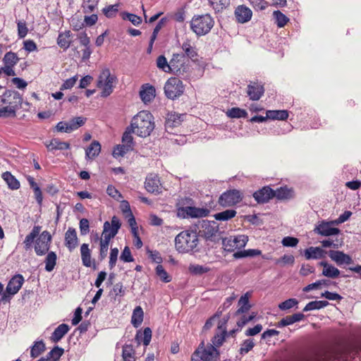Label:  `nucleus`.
Listing matches in <instances>:
<instances>
[{"label": "nucleus", "instance_id": "3c124183", "mask_svg": "<svg viewBox=\"0 0 361 361\" xmlns=\"http://www.w3.org/2000/svg\"><path fill=\"white\" fill-rule=\"evenodd\" d=\"M135 350L130 345H126L123 348L122 357L123 361H135Z\"/></svg>", "mask_w": 361, "mask_h": 361}, {"label": "nucleus", "instance_id": "20e7f679", "mask_svg": "<svg viewBox=\"0 0 361 361\" xmlns=\"http://www.w3.org/2000/svg\"><path fill=\"white\" fill-rule=\"evenodd\" d=\"M116 80V77L111 73L109 68H105L101 71L97 86L102 90L101 97H107L109 96L114 90V84Z\"/></svg>", "mask_w": 361, "mask_h": 361}, {"label": "nucleus", "instance_id": "cd10ccee", "mask_svg": "<svg viewBox=\"0 0 361 361\" xmlns=\"http://www.w3.org/2000/svg\"><path fill=\"white\" fill-rule=\"evenodd\" d=\"M114 237L115 232H112V235H108V236H104V238L101 237L99 243V258L101 260L104 259L106 257L110 240Z\"/></svg>", "mask_w": 361, "mask_h": 361}, {"label": "nucleus", "instance_id": "dca6fc26", "mask_svg": "<svg viewBox=\"0 0 361 361\" xmlns=\"http://www.w3.org/2000/svg\"><path fill=\"white\" fill-rule=\"evenodd\" d=\"M331 222L322 221L315 227L314 231L323 236H331L337 235L340 233V230L337 228H333Z\"/></svg>", "mask_w": 361, "mask_h": 361}, {"label": "nucleus", "instance_id": "774afa93", "mask_svg": "<svg viewBox=\"0 0 361 361\" xmlns=\"http://www.w3.org/2000/svg\"><path fill=\"white\" fill-rule=\"evenodd\" d=\"M107 194L115 199L117 201H119L122 198V195L121 192L113 185H110L107 187L106 189Z\"/></svg>", "mask_w": 361, "mask_h": 361}, {"label": "nucleus", "instance_id": "4be33fe9", "mask_svg": "<svg viewBox=\"0 0 361 361\" xmlns=\"http://www.w3.org/2000/svg\"><path fill=\"white\" fill-rule=\"evenodd\" d=\"M78 245V238L75 228H68L65 233V245L72 252Z\"/></svg>", "mask_w": 361, "mask_h": 361}, {"label": "nucleus", "instance_id": "de8ad7c7", "mask_svg": "<svg viewBox=\"0 0 361 361\" xmlns=\"http://www.w3.org/2000/svg\"><path fill=\"white\" fill-rule=\"evenodd\" d=\"M226 115L229 118H245L247 116V113L245 110L238 108V107H233L231 109H228L226 112Z\"/></svg>", "mask_w": 361, "mask_h": 361}, {"label": "nucleus", "instance_id": "58836bf2", "mask_svg": "<svg viewBox=\"0 0 361 361\" xmlns=\"http://www.w3.org/2000/svg\"><path fill=\"white\" fill-rule=\"evenodd\" d=\"M182 116H183V115H178L175 113L168 114L165 123L166 128L168 130L169 128L179 126L182 121Z\"/></svg>", "mask_w": 361, "mask_h": 361}, {"label": "nucleus", "instance_id": "f8f14e48", "mask_svg": "<svg viewBox=\"0 0 361 361\" xmlns=\"http://www.w3.org/2000/svg\"><path fill=\"white\" fill-rule=\"evenodd\" d=\"M51 235L49 231H43L36 240L35 245V251L38 256L45 255L50 247Z\"/></svg>", "mask_w": 361, "mask_h": 361}, {"label": "nucleus", "instance_id": "4d7b16f0", "mask_svg": "<svg viewBox=\"0 0 361 361\" xmlns=\"http://www.w3.org/2000/svg\"><path fill=\"white\" fill-rule=\"evenodd\" d=\"M157 276L164 283H169L171 281V277L168 274L163 266L158 264L156 267Z\"/></svg>", "mask_w": 361, "mask_h": 361}, {"label": "nucleus", "instance_id": "69168bd1", "mask_svg": "<svg viewBox=\"0 0 361 361\" xmlns=\"http://www.w3.org/2000/svg\"><path fill=\"white\" fill-rule=\"evenodd\" d=\"M295 262V257L292 255H284L281 258L276 260V264L281 266L287 264L293 265Z\"/></svg>", "mask_w": 361, "mask_h": 361}, {"label": "nucleus", "instance_id": "7c9ffc66", "mask_svg": "<svg viewBox=\"0 0 361 361\" xmlns=\"http://www.w3.org/2000/svg\"><path fill=\"white\" fill-rule=\"evenodd\" d=\"M101 152V145L98 141H93L90 145L86 149L85 158L87 159H92L97 157Z\"/></svg>", "mask_w": 361, "mask_h": 361}, {"label": "nucleus", "instance_id": "6e6d98bb", "mask_svg": "<svg viewBox=\"0 0 361 361\" xmlns=\"http://www.w3.org/2000/svg\"><path fill=\"white\" fill-rule=\"evenodd\" d=\"M99 0H83L82 9L84 13H90L97 7Z\"/></svg>", "mask_w": 361, "mask_h": 361}, {"label": "nucleus", "instance_id": "f3484780", "mask_svg": "<svg viewBox=\"0 0 361 361\" xmlns=\"http://www.w3.org/2000/svg\"><path fill=\"white\" fill-rule=\"evenodd\" d=\"M253 197L258 203H265L274 197V190L269 186H264L253 194Z\"/></svg>", "mask_w": 361, "mask_h": 361}, {"label": "nucleus", "instance_id": "393cba45", "mask_svg": "<svg viewBox=\"0 0 361 361\" xmlns=\"http://www.w3.org/2000/svg\"><path fill=\"white\" fill-rule=\"evenodd\" d=\"M140 96L144 103L150 102L155 97V88L149 84L144 85L140 91Z\"/></svg>", "mask_w": 361, "mask_h": 361}, {"label": "nucleus", "instance_id": "e433bc0d", "mask_svg": "<svg viewBox=\"0 0 361 361\" xmlns=\"http://www.w3.org/2000/svg\"><path fill=\"white\" fill-rule=\"evenodd\" d=\"M215 13L222 12L231 5V0H208Z\"/></svg>", "mask_w": 361, "mask_h": 361}, {"label": "nucleus", "instance_id": "0e129e2a", "mask_svg": "<svg viewBox=\"0 0 361 361\" xmlns=\"http://www.w3.org/2000/svg\"><path fill=\"white\" fill-rule=\"evenodd\" d=\"M255 346V343L252 339H246L241 344L239 350L240 355H244L250 352Z\"/></svg>", "mask_w": 361, "mask_h": 361}, {"label": "nucleus", "instance_id": "1a4fd4ad", "mask_svg": "<svg viewBox=\"0 0 361 361\" xmlns=\"http://www.w3.org/2000/svg\"><path fill=\"white\" fill-rule=\"evenodd\" d=\"M243 197V194L240 190L235 189L229 190L220 195L219 203L224 207H229L241 202Z\"/></svg>", "mask_w": 361, "mask_h": 361}, {"label": "nucleus", "instance_id": "052dcab7", "mask_svg": "<svg viewBox=\"0 0 361 361\" xmlns=\"http://www.w3.org/2000/svg\"><path fill=\"white\" fill-rule=\"evenodd\" d=\"M189 271L195 275H201L209 271L210 269L200 264H190L188 267Z\"/></svg>", "mask_w": 361, "mask_h": 361}, {"label": "nucleus", "instance_id": "c85d7f7f", "mask_svg": "<svg viewBox=\"0 0 361 361\" xmlns=\"http://www.w3.org/2000/svg\"><path fill=\"white\" fill-rule=\"evenodd\" d=\"M69 329L68 325L66 324H60L52 333L51 340L54 343L59 342L68 332Z\"/></svg>", "mask_w": 361, "mask_h": 361}, {"label": "nucleus", "instance_id": "4c0bfd02", "mask_svg": "<svg viewBox=\"0 0 361 361\" xmlns=\"http://www.w3.org/2000/svg\"><path fill=\"white\" fill-rule=\"evenodd\" d=\"M144 312L140 306H137L132 314L131 324L134 327H139L143 321Z\"/></svg>", "mask_w": 361, "mask_h": 361}, {"label": "nucleus", "instance_id": "49530a36", "mask_svg": "<svg viewBox=\"0 0 361 361\" xmlns=\"http://www.w3.org/2000/svg\"><path fill=\"white\" fill-rule=\"evenodd\" d=\"M237 212L235 209H226L216 213L214 217L217 221H228L235 216Z\"/></svg>", "mask_w": 361, "mask_h": 361}, {"label": "nucleus", "instance_id": "a211bd4d", "mask_svg": "<svg viewBox=\"0 0 361 361\" xmlns=\"http://www.w3.org/2000/svg\"><path fill=\"white\" fill-rule=\"evenodd\" d=\"M24 278L20 274L15 275L8 283L6 292L11 295L16 294L21 288Z\"/></svg>", "mask_w": 361, "mask_h": 361}, {"label": "nucleus", "instance_id": "7ed1b4c3", "mask_svg": "<svg viewBox=\"0 0 361 361\" xmlns=\"http://www.w3.org/2000/svg\"><path fill=\"white\" fill-rule=\"evenodd\" d=\"M214 25V20L209 13L195 15L190 21V28L197 36L209 33Z\"/></svg>", "mask_w": 361, "mask_h": 361}, {"label": "nucleus", "instance_id": "aec40b11", "mask_svg": "<svg viewBox=\"0 0 361 361\" xmlns=\"http://www.w3.org/2000/svg\"><path fill=\"white\" fill-rule=\"evenodd\" d=\"M264 92V87L257 83L251 82L247 86V95L251 100H259Z\"/></svg>", "mask_w": 361, "mask_h": 361}, {"label": "nucleus", "instance_id": "8fccbe9b", "mask_svg": "<svg viewBox=\"0 0 361 361\" xmlns=\"http://www.w3.org/2000/svg\"><path fill=\"white\" fill-rule=\"evenodd\" d=\"M18 61L19 58L17 54L12 51L7 52L3 58L4 66H15L18 63Z\"/></svg>", "mask_w": 361, "mask_h": 361}, {"label": "nucleus", "instance_id": "5701e85b", "mask_svg": "<svg viewBox=\"0 0 361 361\" xmlns=\"http://www.w3.org/2000/svg\"><path fill=\"white\" fill-rule=\"evenodd\" d=\"M202 229V233L208 239L216 235L219 231V226L214 221H203Z\"/></svg>", "mask_w": 361, "mask_h": 361}, {"label": "nucleus", "instance_id": "9d476101", "mask_svg": "<svg viewBox=\"0 0 361 361\" xmlns=\"http://www.w3.org/2000/svg\"><path fill=\"white\" fill-rule=\"evenodd\" d=\"M209 210L195 207H182L178 209L177 216L182 219L201 218L208 216Z\"/></svg>", "mask_w": 361, "mask_h": 361}, {"label": "nucleus", "instance_id": "5fc2aeb1", "mask_svg": "<svg viewBox=\"0 0 361 361\" xmlns=\"http://www.w3.org/2000/svg\"><path fill=\"white\" fill-rule=\"evenodd\" d=\"M273 16L279 27H284L289 20L288 18L280 11H274Z\"/></svg>", "mask_w": 361, "mask_h": 361}, {"label": "nucleus", "instance_id": "b1692460", "mask_svg": "<svg viewBox=\"0 0 361 361\" xmlns=\"http://www.w3.org/2000/svg\"><path fill=\"white\" fill-rule=\"evenodd\" d=\"M326 252L319 247H310L305 250L304 255L306 259H318L324 258Z\"/></svg>", "mask_w": 361, "mask_h": 361}, {"label": "nucleus", "instance_id": "680f3d73", "mask_svg": "<svg viewBox=\"0 0 361 361\" xmlns=\"http://www.w3.org/2000/svg\"><path fill=\"white\" fill-rule=\"evenodd\" d=\"M298 300L295 298H290V299H288L282 302H281L279 305V308L281 310H290L294 307H296L298 306Z\"/></svg>", "mask_w": 361, "mask_h": 361}, {"label": "nucleus", "instance_id": "0eeeda50", "mask_svg": "<svg viewBox=\"0 0 361 361\" xmlns=\"http://www.w3.org/2000/svg\"><path fill=\"white\" fill-rule=\"evenodd\" d=\"M184 89L183 82L177 78H169L164 85L165 94L171 99H175L183 94Z\"/></svg>", "mask_w": 361, "mask_h": 361}, {"label": "nucleus", "instance_id": "c756f323", "mask_svg": "<svg viewBox=\"0 0 361 361\" xmlns=\"http://www.w3.org/2000/svg\"><path fill=\"white\" fill-rule=\"evenodd\" d=\"M41 231V226H35L31 232L25 237L23 244L25 250H28L31 248L32 243L37 236L39 234Z\"/></svg>", "mask_w": 361, "mask_h": 361}, {"label": "nucleus", "instance_id": "6e6552de", "mask_svg": "<svg viewBox=\"0 0 361 361\" xmlns=\"http://www.w3.org/2000/svg\"><path fill=\"white\" fill-rule=\"evenodd\" d=\"M248 242V237L245 235H238L225 238L222 240L224 249L228 252H235L245 247Z\"/></svg>", "mask_w": 361, "mask_h": 361}, {"label": "nucleus", "instance_id": "a19ab883", "mask_svg": "<svg viewBox=\"0 0 361 361\" xmlns=\"http://www.w3.org/2000/svg\"><path fill=\"white\" fill-rule=\"evenodd\" d=\"M86 120L87 118L82 116H78L71 119L68 122H67L68 133L75 130L80 127L82 126L85 124Z\"/></svg>", "mask_w": 361, "mask_h": 361}, {"label": "nucleus", "instance_id": "6ab92c4d", "mask_svg": "<svg viewBox=\"0 0 361 361\" xmlns=\"http://www.w3.org/2000/svg\"><path fill=\"white\" fill-rule=\"evenodd\" d=\"M121 226L120 220L116 216H114L111 218V223L109 221H105L104 224L103 232L102 234V237L104 238V236H108V235H112V232H115V235L118 233V231Z\"/></svg>", "mask_w": 361, "mask_h": 361}, {"label": "nucleus", "instance_id": "79ce46f5", "mask_svg": "<svg viewBox=\"0 0 361 361\" xmlns=\"http://www.w3.org/2000/svg\"><path fill=\"white\" fill-rule=\"evenodd\" d=\"M56 254L53 251L49 252L44 260L45 270L49 272L53 271L56 264Z\"/></svg>", "mask_w": 361, "mask_h": 361}, {"label": "nucleus", "instance_id": "bb28decb", "mask_svg": "<svg viewBox=\"0 0 361 361\" xmlns=\"http://www.w3.org/2000/svg\"><path fill=\"white\" fill-rule=\"evenodd\" d=\"M72 35L70 30L60 32L57 38V44L63 50L68 49L72 42Z\"/></svg>", "mask_w": 361, "mask_h": 361}, {"label": "nucleus", "instance_id": "37998d69", "mask_svg": "<svg viewBox=\"0 0 361 361\" xmlns=\"http://www.w3.org/2000/svg\"><path fill=\"white\" fill-rule=\"evenodd\" d=\"M182 49L185 52L184 55L185 56L186 58L188 57L192 61H195L196 59V57L197 56V53L196 51L195 48L190 44V42L189 41H186L183 43Z\"/></svg>", "mask_w": 361, "mask_h": 361}, {"label": "nucleus", "instance_id": "a878e982", "mask_svg": "<svg viewBox=\"0 0 361 361\" xmlns=\"http://www.w3.org/2000/svg\"><path fill=\"white\" fill-rule=\"evenodd\" d=\"M319 265L323 267L322 275L326 277L336 279L340 274V271L336 267L326 262H320Z\"/></svg>", "mask_w": 361, "mask_h": 361}, {"label": "nucleus", "instance_id": "4468645a", "mask_svg": "<svg viewBox=\"0 0 361 361\" xmlns=\"http://www.w3.org/2000/svg\"><path fill=\"white\" fill-rule=\"evenodd\" d=\"M145 188L147 192L158 195L162 192L163 186L159 176L156 173H149L145 181Z\"/></svg>", "mask_w": 361, "mask_h": 361}, {"label": "nucleus", "instance_id": "ddd939ff", "mask_svg": "<svg viewBox=\"0 0 361 361\" xmlns=\"http://www.w3.org/2000/svg\"><path fill=\"white\" fill-rule=\"evenodd\" d=\"M228 318L229 317L226 316V317L224 318L222 321L219 322L217 329L219 330V331L216 332L211 339L210 344L214 345L217 349L224 344L226 337H228L226 323L228 320Z\"/></svg>", "mask_w": 361, "mask_h": 361}, {"label": "nucleus", "instance_id": "09e8293b", "mask_svg": "<svg viewBox=\"0 0 361 361\" xmlns=\"http://www.w3.org/2000/svg\"><path fill=\"white\" fill-rule=\"evenodd\" d=\"M63 354V349L59 346H55L48 354L47 355V361H58Z\"/></svg>", "mask_w": 361, "mask_h": 361}, {"label": "nucleus", "instance_id": "9b49d317", "mask_svg": "<svg viewBox=\"0 0 361 361\" xmlns=\"http://www.w3.org/2000/svg\"><path fill=\"white\" fill-rule=\"evenodd\" d=\"M1 102L17 110L22 105L23 98L18 92L8 90L2 94Z\"/></svg>", "mask_w": 361, "mask_h": 361}, {"label": "nucleus", "instance_id": "39448f33", "mask_svg": "<svg viewBox=\"0 0 361 361\" xmlns=\"http://www.w3.org/2000/svg\"><path fill=\"white\" fill-rule=\"evenodd\" d=\"M194 355H196L202 361H219L220 360L219 350L210 343L205 345L203 341L195 350Z\"/></svg>", "mask_w": 361, "mask_h": 361}, {"label": "nucleus", "instance_id": "864d4df0", "mask_svg": "<svg viewBox=\"0 0 361 361\" xmlns=\"http://www.w3.org/2000/svg\"><path fill=\"white\" fill-rule=\"evenodd\" d=\"M45 350V345L42 341L35 342L31 348L30 355L32 357H38Z\"/></svg>", "mask_w": 361, "mask_h": 361}, {"label": "nucleus", "instance_id": "13d9d810", "mask_svg": "<svg viewBox=\"0 0 361 361\" xmlns=\"http://www.w3.org/2000/svg\"><path fill=\"white\" fill-rule=\"evenodd\" d=\"M292 190L286 187H281L276 190H274V197L279 200L287 199L291 196Z\"/></svg>", "mask_w": 361, "mask_h": 361}, {"label": "nucleus", "instance_id": "338daca9", "mask_svg": "<svg viewBox=\"0 0 361 361\" xmlns=\"http://www.w3.org/2000/svg\"><path fill=\"white\" fill-rule=\"evenodd\" d=\"M16 109L6 105L3 108L0 109V118L16 116Z\"/></svg>", "mask_w": 361, "mask_h": 361}, {"label": "nucleus", "instance_id": "2f4dec72", "mask_svg": "<svg viewBox=\"0 0 361 361\" xmlns=\"http://www.w3.org/2000/svg\"><path fill=\"white\" fill-rule=\"evenodd\" d=\"M4 180L6 183L8 187L11 190H18L20 186V182L17 178L11 174L9 171H6L2 173L1 176Z\"/></svg>", "mask_w": 361, "mask_h": 361}, {"label": "nucleus", "instance_id": "603ef678", "mask_svg": "<svg viewBox=\"0 0 361 361\" xmlns=\"http://www.w3.org/2000/svg\"><path fill=\"white\" fill-rule=\"evenodd\" d=\"M157 66L162 71L170 73V61L169 62L164 55H160L157 59Z\"/></svg>", "mask_w": 361, "mask_h": 361}, {"label": "nucleus", "instance_id": "bf43d9fd", "mask_svg": "<svg viewBox=\"0 0 361 361\" xmlns=\"http://www.w3.org/2000/svg\"><path fill=\"white\" fill-rule=\"evenodd\" d=\"M132 150L129 148V145L126 146L124 144L118 145L113 150V156L115 158L123 157L127 152Z\"/></svg>", "mask_w": 361, "mask_h": 361}, {"label": "nucleus", "instance_id": "423d86ee", "mask_svg": "<svg viewBox=\"0 0 361 361\" xmlns=\"http://www.w3.org/2000/svg\"><path fill=\"white\" fill-rule=\"evenodd\" d=\"M189 71L188 60L183 54H173L170 60V73L183 76Z\"/></svg>", "mask_w": 361, "mask_h": 361}, {"label": "nucleus", "instance_id": "f257e3e1", "mask_svg": "<svg viewBox=\"0 0 361 361\" xmlns=\"http://www.w3.org/2000/svg\"><path fill=\"white\" fill-rule=\"evenodd\" d=\"M174 243L178 253H195L200 250V238L193 230L188 229L179 233L175 238Z\"/></svg>", "mask_w": 361, "mask_h": 361}, {"label": "nucleus", "instance_id": "f03ea898", "mask_svg": "<svg viewBox=\"0 0 361 361\" xmlns=\"http://www.w3.org/2000/svg\"><path fill=\"white\" fill-rule=\"evenodd\" d=\"M154 126L152 114L148 111H141L133 116L130 128H132L133 133L146 137L151 134Z\"/></svg>", "mask_w": 361, "mask_h": 361}, {"label": "nucleus", "instance_id": "412c9836", "mask_svg": "<svg viewBox=\"0 0 361 361\" xmlns=\"http://www.w3.org/2000/svg\"><path fill=\"white\" fill-rule=\"evenodd\" d=\"M329 257L338 265L350 264L353 262L352 258L343 252L338 250H330L329 252Z\"/></svg>", "mask_w": 361, "mask_h": 361}, {"label": "nucleus", "instance_id": "ea45409f", "mask_svg": "<svg viewBox=\"0 0 361 361\" xmlns=\"http://www.w3.org/2000/svg\"><path fill=\"white\" fill-rule=\"evenodd\" d=\"M267 117L272 120H286L288 117V113L286 110H268Z\"/></svg>", "mask_w": 361, "mask_h": 361}, {"label": "nucleus", "instance_id": "e2e57ef3", "mask_svg": "<svg viewBox=\"0 0 361 361\" xmlns=\"http://www.w3.org/2000/svg\"><path fill=\"white\" fill-rule=\"evenodd\" d=\"M132 128L128 127L125 133L123 135L122 137V142L126 146L129 145V148L133 149V137L132 136Z\"/></svg>", "mask_w": 361, "mask_h": 361}, {"label": "nucleus", "instance_id": "c03bdc74", "mask_svg": "<svg viewBox=\"0 0 361 361\" xmlns=\"http://www.w3.org/2000/svg\"><path fill=\"white\" fill-rule=\"evenodd\" d=\"M238 305L240 307L237 310L235 314L245 313L250 310V305L249 304V295L247 293L240 297L238 301Z\"/></svg>", "mask_w": 361, "mask_h": 361}, {"label": "nucleus", "instance_id": "a18cd8bd", "mask_svg": "<svg viewBox=\"0 0 361 361\" xmlns=\"http://www.w3.org/2000/svg\"><path fill=\"white\" fill-rule=\"evenodd\" d=\"M329 302L326 300H314L307 303L303 308V312H308L315 310H320L329 305Z\"/></svg>", "mask_w": 361, "mask_h": 361}, {"label": "nucleus", "instance_id": "f704fd0d", "mask_svg": "<svg viewBox=\"0 0 361 361\" xmlns=\"http://www.w3.org/2000/svg\"><path fill=\"white\" fill-rule=\"evenodd\" d=\"M46 147L49 151L56 149H68L70 144L66 142H61L59 139H52L49 143H46Z\"/></svg>", "mask_w": 361, "mask_h": 361}, {"label": "nucleus", "instance_id": "2eb2a0df", "mask_svg": "<svg viewBox=\"0 0 361 361\" xmlns=\"http://www.w3.org/2000/svg\"><path fill=\"white\" fill-rule=\"evenodd\" d=\"M234 15L238 23H245L251 20L252 12L247 6L240 5L235 8Z\"/></svg>", "mask_w": 361, "mask_h": 361}, {"label": "nucleus", "instance_id": "c9c22d12", "mask_svg": "<svg viewBox=\"0 0 361 361\" xmlns=\"http://www.w3.org/2000/svg\"><path fill=\"white\" fill-rule=\"evenodd\" d=\"M262 254V251L258 249H249V250H238L235 252L233 255L235 259H240L245 257H252L255 256L260 255Z\"/></svg>", "mask_w": 361, "mask_h": 361}, {"label": "nucleus", "instance_id": "72a5a7b5", "mask_svg": "<svg viewBox=\"0 0 361 361\" xmlns=\"http://www.w3.org/2000/svg\"><path fill=\"white\" fill-rule=\"evenodd\" d=\"M80 254L82 264L86 267H90L92 265L91 250L89 245L83 243L80 247Z\"/></svg>", "mask_w": 361, "mask_h": 361}, {"label": "nucleus", "instance_id": "473e14b6", "mask_svg": "<svg viewBox=\"0 0 361 361\" xmlns=\"http://www.w3.org/2000/svg\"><path fill=\"white\" fill-rule=\"evenodd\" d=\"M152 338V330L149 327H146L143 332L138 331L135 336V339L137 343L140 344L142 342L143 345L147 346Z\"/></svg>", "mask_w": 361, "mask_h": 361}]
</instances>
